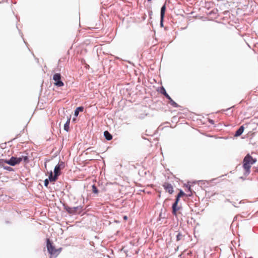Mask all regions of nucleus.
Returning <instances> with one entry per match:
<instances>
[{
	"instance_id": "nucleus-1",
	"label": "nucleus",
	"mask_w": 258,
	"mask_h": 258,
	"mask_svg": "<svg viewBox=\"0 0 258 258\" xmlns=\"http://www.w3.org/2000/svg\"><path fill=\"white\" fill-rule=\"evenodd\" d=\"M256 161V159L253 158L249 154L246 155L243 161V168L245 176H247L250 173V168Z\"/></svg>"
},
{
	"instance_id": "nucleus-2",
	"label": "nucleus",
	"mask_w": 258,
	"mask_h": 258,
	"mask_svg": "<svg viewBox=\"0 0 258 258\" xmlns=\"http://www.w3.org/2000/svg\"><path fill=\"white\" fill-rule=\"evenodd\" d=\"M64 167V163L62 162L58 163L55 167L54 169V174L53 175L52 172H51L49 175V180L50 182L55 181L57 179V177L60 174V170Z\"/></svg>"
},
{
	"instance_id": "nucleus-3",
	"label": "nucleus",
	"mask_w": 258,
	"mask_h": 258,
	"mask_svg": "<svg viewBox=\"0 0 258 258\" xmlns=\"http://www.w3.org/2000/svg\"><path fill=\"white\" fill-rule=\"evenodd\" d=\"M185 193L181 190H180L177 196L176 197L175 201L172 205V214L176 216V212L179 209V208H177V205L179 201V198L182 196H185Z\"/></svg>"
},
{
	"instance_id": "nucleus-4",
	"label": "nucleus",
	"mask_w": 258,
	"mask_h": 258,
	"mask_svg": "<svg viewBox=\"0 0 258 258\" xmlns=\"http://www.w3.org/2000/svg\"><path fill=\"white\" fill-rule=\"evenodd\" d=\"M47 248L48 252L51 255H55L58 254V250L53 246L50 242L49 239H47Z\"/></svg>"
},
{
	"instance_id": "nucleus-5",
	"label": "nucleus",
	"mask_w": 258,
	"mask_h": 258,
	"mask_svg": "<svg viewBox=\"0 0 258 258\" xmlns=\"http://www.w3.org/2000/svg\"><path fill=\"white\" fill-rule=\"evenodd\" d=\"M61 75L60 74L56 73L53 76V80L54 81V85L57 87H62L64 85L63 83L60 80Z\"/></svg>"
},
{
	"instance_id": "nucleus-6",
	"label": "nucleus",
	"mask_w": 258,
	"mask_h": 258,
	"mask_svg": "<svg viewBox=\"0 0 258 258\" xmlns=\"http://www.w3.org/2000/svg\"><path fill=\"white\" fill-rule=\"evenodd\" d=\"M22 158L12 157L10 160H6L5 162L11 166H15V165L20 163L22 161Z\"/></svg>"
},
{
	"instance_id": "nucleus-7",
	"label": "nucleus",
	"mask_w": 258,
	"mask_h": 258,
	"mask_svg": "<svg viewBox=\"0 0 258 258\" xmlns=\"http://www.w3.org/2000/svg\"><path fill=\"white\" fill-rule=\"evenodd\" d=\"M162 186L166 192H168L170 195L173 194L174 189L171 184L166 182L163 184Z\"/></svg>"
},
{
	"instance_id": "nucleus-8",
	"label": "nucleus",
	"mask_w": 258,
	"mask_h": 258,
	"mask_svg": "<svg viewBox=\"0 0 258 258\" xmlns=\"http://www.w3.org/2000/svg\"><path fill=\"white\" fill-rule=\"evenodd\" d=\"M166 11V6L164 5L161 9V23H162Z\"/></svg>"
},
{
	"instance_id": "nucleus-9",
	"label": "nucleus",
	"mask_w": 258,
	"mask_h": 258,
	"mask_svg": "<svg viewBox=\"0 0 258 258\" xmlns=\"http://www.w3.org/2000/svg\"><path fill=\"white\" fill-rule=\"evenodd\" d=\"M244 129V127L243 126V125L241 126L238 128V130L236 132L234 136L236 137L240 136L243 132Z\"/></svg>"
},
{
	"instance_id": "nucleus-10",
	"label": "nucleus",
	"mask_w": 258,
	"mask_h": 258,
	"mask_svg": "<svg viewBox=\"0 0 258 258\" xmlns=\"http://www.w3.org/2000/svg\"><path fill=\"white\" fill-rule=\"evenodd\" d=\"M74 214H80L83 211V207L79 206L73 207Z\"/></svg>"
},
{
	"instance_id": "nucleus-11",
	"label": "nucleus",
	"mask_w": 258,
	"mask_h": 258,
	"mask_svg": "<svg viewBox=\"0 0 258 258\" xmlns=\"http://www.w3.org/2000/svg\"><path fill=\"white\" fill-rule=\"evenodd\" d=\"M104 136L105 139L108 141L111 140L112 138V135L107 131L104 132Z\"/></svg>"
},
{
	"instance_id": "nucleus-12",
	"label": "nucleus",
	"mask_w": 258,
	"mask_h": 258,
	"mask_svg": "<svg viewBox=\"0 0 258 258\" xmlns=\"http://www.w3.org/2000/svg\"><path fill=\"white\" fill-rule=\"evenodd\" d=\"M83 110H84L83 107L81 106V107H77L76 109V110H75V113H74L75 116H77L79 114V112L80 111L82 112L83 111Z\"/></svg>"
},
{
	"instance_id": "nucleus-13",
	"label": "nucleus",
	"mask_w": 258,
	"mask_h": 258,
	"mask_svg": "<svg viewBox=\"0 0 258 258\" xmlns=\"http://www.w3.org/2000/svg\"><path fill=\"white\" fill-rule=\"evenodd\" d=\"M65 210L69 214H74V211L73 210V207H70L69 206H66V207H65Z\"/></svg>"
},
{
	"instance_id": "nucleus-14",
	"label": "nucleus",
	"mask_w": 258,
	"mask_h": 258,
	"mask_svg": "<svg viewBox=\"0 0 258 258\" xmlns=\"http://www.w3.org/2000/svg\"><path fill=\"white\" fill-rule=\"evenodd\" d=\"M70 122V118L68 119L67 121L64 125V130H66L67 132L69 130Z\"/></svg>"
},
{
	"instance_id": "nucleus-15",
	"label": "nucleus",
	"mask_w": 258,
	"mask_h": 258,
	"mask_svg": "<svg viewBox=\"0 0 258 258\" xmlns=\"http://www.w3.org/2000/svg\"><path fill=\"white\" fill-rule=\"evenodd\" d=\"M169 103L174 107H177L178 106V104L172 99L169 101Z\"/></svg>"
},
{
	"instance_id": "nucleus-16",
	"label": "nucleus",
	"mask_w": 258,
	"mask_h": 258,
	"mask_svg": "<svg viewBox=\"0 0 258 258\" xmlns=\"http://www.w3.org/2000/svg\"><path fill=\"white\" fill-rule=\"evenodd\" d=\"M183 236L180 233H178V234L176 236V240L179 241L181 240L183 238Z\"/></svg>"
},
{
	"instance_id": "nucleus-17",
	"label": "nucleus",
	"mask_w": 258,
	"mask_h": 258,
	"mask_svg": "<svg viewBox=\"0 0 258 258\" xmlns=\"http://www.w3.org/2000/svg\"><path fill=\"white\" fill-rule=\"evenodd\" d=\"M92 192L94 194H98V190L95 185H92Z\"/></svg>"
},
{
	"instance_id": "nucleus-18",
	"label": "nucleus",
	"mask_w": 258,
	"mask_h": 258,
	"mask_svg": "<svg viewBox=\"0 0 258 258\" xmlns=\"http://www.w3.org/2000/svg\"><path fill=\"white\" fill-rule=\"evenodd\" d=\"M161 93L163 94L164 96L166 95V94H168L165 88L163 87H162L161 88Z\"/></svg>"
},
{
	"instance_id": "nucleus-19",
	"label": "nucleus",
	"mask_w": 258,
	"mask_h": 258,
	"mask_svg": "<svg viewBox=\"0 0 258 258\" xmlns=\"http://www.w3.org/2000/svg\"><path fill=\"white\" fill-rule=\"evenodd\" d=\"M48 184H49V180H48V179H46L44 180V185H45V186H48Z\"/></svg>"
},
{
	"instance_id": "nucleus-20",
	"label": "nucleus",
	"mask_w": 258,
	"mask_h": 258,
	"mask_svg": "<svg viewBox=\"0 0 258 258\" xmlns=\"http://www.w3.org/2000/svg\"><path fill=\"white\" fill-rule=\"evenodd\" d=\"M167 99L169 100V102L171 100L172 98L170 97V96L168 94H166V95L165 96Z\"/></svg>"
},
{
	"instance_id": "nucleus-21",
	"label": "nucleus",
	"mask_w": 258,
	"mask_h": 258,
	"mask_svg": "<svg viewBox=\"0 0 258 258\" xmlns=\"http://www.w3.org/2000/svg\"><path fill=\"white\" fill-rule=\"evenodd\" d=\"M4 168H5V169H6L8 170H9V171H11L12 170V168L10 167H5Z\"/></svg>"
},
{
	"instance_id": "nucleus-22",
	"label": "nucleus",
	"mask_w": 258,
	"mask_h": 258,
	"mask_svg": "<svg viewBox=\"0 0 258 258\" xmlns=\"http://www.w3.org/2000/svg\"><path fill=\"white\" fill-rule=\"evenodd\" d=\"M127 218H127V216H123V219H124V220H127Z\"/></svg>"
},
{
	"instance_id": "nucleus-23",
	"label": "nucleus",
	"mask_w": 258,
	"mask_h": 258,
	"mask_svg": "<svg viewBox=\"0 0 258 258\" xmlns=\"http://www.w3.org/2000/svg\"><path fill=\"white\" fill-rule=\"evenodd\" d=\"M27 159H28V158H27L26 156H25V157H24V160H27Z\"/></svg>"
},
{
	"instance_id": "nucleus-24",
	"label": "nucleus",
	"mask_w": 258,
	"mask_h": 258,
	"mask_svg": "<svg viewBox=\"0 0 258 258\" xmlns=\"http://www.w3.org/2000/svg\"><path fill=\"white\" fill-rule=\"evenodd\" d=\"M190 189H191V188H190V187L189 186V187H188V190H190Z\"/></svg>"
}]
</instances>
